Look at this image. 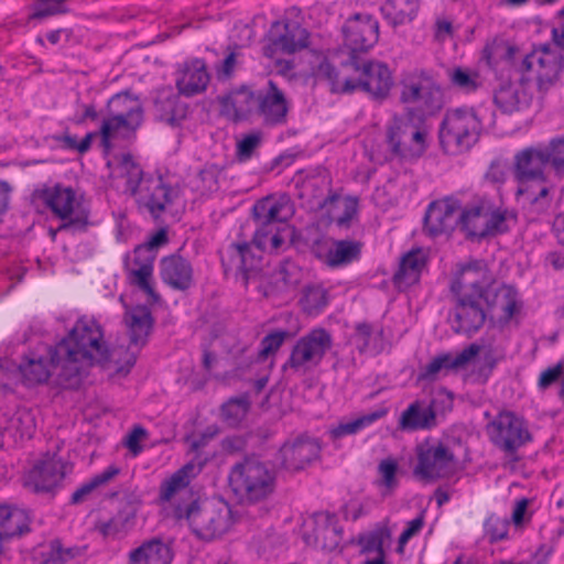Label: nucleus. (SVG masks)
Instances as JSON below:
<instances>
[{"mask_svg":"<svg viewBox=\"0 0 564 564\" xmlns=\"http://www.w3.org/2000/svg\"><path fill=\"white\" fill-rule=\"evenodd\" d=\"M123 322L129 346L127 350L120 347L110 351L104 340L102 326L93 317H79L68 334L48 348L50 366L57 371L61 384L76 388L86 368L111 359L119 365L118 372H129L148 343L154 319L145 305H137L124 312Z\"/></svg>","mask_w":564,"mask_h":564,"instance_id":"obj_1","label":"nucleus"},{"mask_svg":"<svg viewBox=\"0 0 564 564\" xmlns=\"http://www.w3.org/2000/svg\"><path fill=\"white\" fill-rule=\"evenodd\" d=\"M485 112H488L486 109ZM495 126L494 112L486 118L482 110L456 108L448 110L443 118L438 138L442 149L447 154H459L475 145L484 129Z\"/></svg>","mask_w":564,"mask_h":564,"instance_id":"obj_2","label":"nucleus"},{"mask_svg":"<svg viewBox=\"0 0 564 564\" xmlns=\"http://www.w3.org/2000/svg\"><path fill=\"white\" fill-rule=\"evenodd\" d=\"M173 514L185 520L193 533L200 540L210 541L226 533L232 525V511L224 500L199 502L194 499L188 505H177Z\"/></svg>","mask_w":564,"mask_h":564,"instance_id":"obj_3","label":"nucleus"},{"mask_svg":"<svg viewBox=\"0 0 564 564\" xmlns=\"http://www.w3.org/2000/svg\"><path fill=\"white\" fill-rule=\"evenodd\" d=\"M386 142L390 156L378 160L388 162L394 158L401 161H417L423 154V108L406 107L400 118L387 127Z\"/></svg>","mask_w":564,"mask_h":564,"instance_id":"obj_4","label":"nucleus"},{"mask_svg":"<svg viewBox=\"0 0 564 564\" xmlns=\"http://www.w3.org/2000/svg\"><path fill=\"white\" fill-rule=\"evenodd\" d=\"M229 484L242 499L258 502L273 494L275 474L256 455H250L231 467Z\"/></svg>","mask_w":564,"mask_h":564,"instance_id":"obj_5","label":"nucleus"},{"mask_svg":"<svg viewBox=\"0 0 564 564\" xmlns=\"http://www.w3.org/2000/svg\"><path fill=\"white\" fill-rule=\"evenodd\" d=\"M37 197L55 216L66 220L58 226V230L84 232L91 225L89 207L85 204L84 197H78L70 186H46L37 192Z\"/></svg>","mask_w":564,"mask_h":564,"instance_id":"obj_6","label":"nucleus"},{"mask_svg":"<svg viewBox=\"0 0 564 564\" xmlns=\"http://www.w3.org/2000/svg\"><path fill=\"white\" fill-rule=\"evenodd\" d=\"M343 68H350L354 82H346L344 90H362L376 100L386 99L394 84L387 64L362 56L351 62H340Z\"/></svg>","mask_w":564,"mask_h":564,"instance_id":"obj_7","label":"nucleus"},{"mask_svg":"<svg viewBox=\"0 0 564 564\" xmlns=\"http://www.w3.org/2000/svg\"><path fill=\"white\" fill-rule=\"evenodd\" d=\"M340 62L367 56L379 41V22L369 13H355L341 26Z\"/></svg>","mask_w":564,"mask_h":564,"instance_id":"obj_8","label":"nucleus"},{"mask_svg":"<svg viewBox=\"0 0 564 564\" xmlns=\"http://www.w3.org/2000/svg\"><path fill=\"white\" fill-rule=\"evenodd\" d=\"M490 442L508 455H513L531 441V434L522 417L512 411H500L486 426Z\"/></svg>","mask_w":564,"mask_h":564,"instance_id":"obj_9","label":"nucleus"},{"mask_svg":"<svg viewBox=\"0 0 564 564\" xmlns=\"http://www.w3.org/2000/svg\"><path fill=\"white\" fill-rule=\"evenodd\" d=\"M167 241V231L161 228L147 242L137 246L133 251V264L135 268L130 271L131 283L143 291L152 303H158L161 300L151 283L154 261L158 256V249Z\"/></svg>","mask_w":564,"mask_h":564,"instance_id":"obj_10","label":"nucleus"},{"mask_svg":"<svg viewBox=\"0 0 564 564\" xmlns=\"http://www.w3.org/2000/svg\"><path fill=\"white\" fill-rule=\"evenodd\" d=\"M564 66V57L549 45H541L527 54L519 70L533 73L540 91H547L558 80Z\"/></svg>","mask_w":564,"mask_h":564,"instance_id":"obj_11","label":"nucleus"},{"mask_svg":"<svg viewBox=\"0 0 564 564\" xmlns=\"http://www.w3.org/2000/svg\"><path fill=\"white\" fill-rule=\"evenodd\" d=\"M253 220L257 225L252 243L263 250L270 232L284 225L292 215L289 199H274L265 197L258 200L252 207Z\"/></svg>","mask_w":564,"mask_h":564,"instance_id":"obj_12","label":"nucleus"},{"mask_svg":"<svg viewBox=\"0 0 564 564\" xmlns=\"http://www.w3.org/2000/svg\"><path fill=\"white\" fill-rule=\"evenodd\" d=\"M108 119L101 123L100 130L105 139L113 137L120 129L134 131L143 120V109L138 98H131L128 91L117 94L107 104Z\"/></svg>","mask_w":564,"mask_h":564,"instance_id":"obj_13","label":"nucleus"},{"mask_svg":"<svg viewBox=\"0 0 564 564\" xmlns=\"http://www.w3.org/2000/svg\"><path fill=\"white\" fill-rule=\"evenodd\" d=\"M263 46V55L273 58L276 54H293L310 44V33L297 21L284 20L272 23Z\"/></svg>","mask_w":564,"mask_h":564,"instance_id":"obj_14","label":"nucleus"},{"mask_svg":"<svg viewBox=\"0 0 564 564\" xmlns=\"http://www.w3.org/2000/svg\"><path fill=\"white\" fill-rule=\"evenodd\" d=\"M332 346V335L325 328H314L296 341L283 368L290 367L297 371L316 367Z\"/></svg>","mask_w":564,"mask_h":564,"instance_id":"obj_15","label":"nucleus"},{"mask_svg":"<svg viewBox=\"0 0 564 564\" xmlns=\"http://www.w3.org/2000/svg\"><path fill=\"white\" fill-rule=\"evenodd\" d=\"M495 282V276L482 260H473L463 264L457 272L452 291L456 295H470L482 299Z\"/></svg>","mask_w":564,"mask_h":564,"instance_id":"obj_16","label":"nucleus"},{"mask_svg":"<svg viewBox=\"0 0 564 564\" xmlns=\"http://www.w3.org/2000/svg\"><path fill=\"white\" fill-rule=\"evenodd\" d=\"M321 445L316 438L301 435L292 441H286L278 453L279 465L282 469L296 473L305 469L314 460L318 459Z\"/></svg>","mask_w":564,"mask_h":564,"instance_id":"obj_17","label":"nucleus"},{"mask_svg":"<svg viewBox=\"0 0 564 564\" xmlns=\"http://www.w3.org/2000/svg\"><path fill=\"white\" fill-rule=\"evenodd\" d=\"M220 115L238 123L257 115L258 90L252 85L241 84L217 97Z\"/></svg>","mask_w":564,"mask_h":564,"instance_id":"obj_18","label":"nucleus"},{"mask_svg":"<svg viewBox=\"0 0 564 564\" xmlns=\"http://www.w3.org/2000/svg\"><path fill=\"white\" fill-rule=\"evenodd\" d=\"M219 254L225 275L234 274L236 279L240 276L245 285L258 270L260 258L252 253L249 242H231Z\"/></svg>","mask_w":564,"mask_h":564,"instance_id":"obj_19","label":"nucleus"},{"mask_svg":"<svg viewBox=\"0 0 564 564\" xmlns=\"http://www.w3.org/2000/svg\"><path fill=\"white\" fill-rule=\"evenodd\" d=\"M65 465L55 455L46 454L25 476L24 485L34 492H53L65 477Z\"/></svg>","mask_w":564,"mask_h":564,"instance_id":"obj_20","label":"nucleus"},{"mask_svg":"<svg viewBox=\"0 0 564 564\" xmlns=\"http://www.w3.org/2000/svg\"><path fill=\"white\" fill-rule=\"evenodd\" d=\"M289 108L284 91L274 80L270 79L264 88L258 90L257 115L265 126L284 124Z\"/></svg>","mask_w":564,"mask_h":564,"instance_id":"obj_21","label":"nucleus"},{"mask_svg":"<svg viewBox=\"0 0 564 564\" xmlns=\"http://www.w3.org/2000/svg\"><path fill=\"white\" fill-rule=\"evenodd\" d=\"M516 198L535 213L546 210L552 203L554 184L549 175L517 180Z\"/></svg>","mask_w":564,"mask_h":564,"instance_id":"obj_22","label":"nucleus"},{"mask_svg":"<svg viewBox=\"0 0 564 564\" xmlns=\"http://www.w3.org/2000/svg\"><path fill=\"white\" fill-rule=\"evenodd\" d=\"M482 299L487 306V315L500 325L508 324L522 306L518 291L505 284L495 290L490 288Z\"/></svg>","mask_w":564,"mask_h":564,"instance_id":"obj_23","label":"nucleus"},{"mask_svg":"<svg viewBox=\"0 0 564 564\" xmlns=\"http://www.w3.org/2000/svg\"><path fill=\"white\" fill-rule=\"evenodd\" d=\"M139 208H144L156 220L173 204V188L162 177H149L133 195Z\"/></svg>","mask_w":564,"mask_h":564,"instance_id":"obj_24","label":"nucleus"},{"mask_svg":"<svg viewBox=\"0 0 564 564\" xmlns=\"http://www.w3.org/2000/svg\"><path fill=\"white\" fill-rule=\"evenodd\" d=\"M160 278L173 290L187 291L194 283L193 265L180 253L163 257L160 260Z\"/></svg>","mask_w":564,"mask_h":564,"instance_id":"obj_25","label":"nucleus"},{"mask_svg":"<svg viewBox=\"0 0 564 564\" xmlns=\"http://www.w3.org/2000/svg\"><path fill=\"white\" fill-rule=\"evenodd\" d=\"M455 332L471 335L478 332L487 317L486 311L480 306L481 299L470 295H456Z\"/></svg>","mask_w":564,"mask_h":564,"instance_id":"obj_26","label":"nucleus"},{"mask_svg":"<svg viewBox=\"0 0 564 564\" xmlns=\"http://www.w3.org/2000/svg\"><path fill=\"white\" fill-rule=\"evenodd\" d=\"M209 80L210 76L204 59L193 58L180 67L175 85L181 95L193 97L205 91Z\"/></svg>","mask_w":564,"mask_h":564,"instance_id":"obj_27","label":"nucleus"},{"mask_svg":"<svg viewBox=\"0 0 564 564\" xmlns=\"http://www.w3.org/2000/svg\"><path fill=\"white\" fill-rule=\"evenodd\" d=\"M490 212V198L488 196H475L466 205L458 216L462 229L467 236L485 238L488 236V214Z\"/></svg>","mask_w":564,"mask_h":564,"instance_id":"obj_28","label":"nucleus"},{"mask_svg":"<svg viewBox=\"0 0 564 564\" xmlns=\"http://www.w3.org/2000/svg\"><path fill=\"white\" fill-rule=\"evenodd\" d=\"M423 271V250L412 248L399 259L398 269L392 275V284L399 292H404L412 285L419 284Z\"/></svg>","mask_w":564,"mask_h":564,"instance_id":"obj_29","label":"nucleus"},{"mask_svg":"<svg viewBox=\"0 0 564 564\" xmlns=\"http://www.w3.org/2000/svg\"><path fill=\"white\" fill-rule=\"evenodd\" d=\"M29 510L15 503H0V539L10 541L31 531Z\"/></svg>","mask_w":564,"mask_h":564,"instance_id":"obj_30","label":"nucleus"},{"mask_svg":"<svg viewBox=\"0 0 564 564\" xmlns=\"http://www.w3.org/2000/svg\"><path fill=\"white\" fill-rule=\"evenodd\" d=\"M549 164L546 150L543 148L529 147L522 149L514 154V180L547 175L545 170Z\"/></svg>","mask_w":564,"mask_h":564,"instance_id":"obj_31","label":"nucleus"},{"mask_svg":"<svg viewBox=\"0 0 564 564\" xmlns=\"http://www.w3.org/2000/svg\"><path fill=\"white\" fill-rule=\"evenodd\" d=\"M459 207L458 202L454 198L431 203L425 212V227H427L430 234L435 236L451 229L458 220L456 213Z\"/></svg>","mask_w":564,"mask_h":564,"instance_id":"obj_32","label":"nucleus"},{"mask_svg":"<svg viewBox=\"0 0 564 564\" xmlns=\"http://www.w3.org/2000/svg\"><path fill=\"white\" fill-rule=\"evenodd\" d=\"M203 458L188 460L184 466L174 471L167 479L163 480L160 486L159 499L162 502H169L174 496L186 491L191 480L202 471Z\"/></svg>","mask_w":564,"mask_h":564,"instance_id":"obj_33","label":"nucleus"},{"mask_svg":"<svg viewBox=\"0 0 564 564\" xmlns=\"http://www.w3.org/2000/svg\"><path fill=\"white\" fill-rule=\"evenodd\" d=\"M188 106L182 101L180 95L162 93L154 99V116L156 120L171 127H178L187 117Z\"/></svg>","mask_w":564,"mask_h":564,"instance_id":"obj_34","label":"nucleus"},{"mask_svg":"<svg viewBox=\"0 0 564 564\" xmlns=\"http://www.w3.org/2000/svg\"><path fill=\"white\" fill-rule=\"evenodd\" d=\"M172 560L171 545L159 538L144 541L129 554L130 564H171Z\"/></svg>","mask_w":564,"mask_h":564,"instance_id":"obj_35","label":"nucleus"},{"mask_svg":"<svg viewBox=\"0 0 564 564\" xmlns=\"http://www.w3.org/2000/svg\"><path fill=\"white\" fill-rule=\"evenodd\" d=\"M364 242L356 239H333L328 251V267H347L361 259Z\"/></svg>","mask_w":564,"mask_h":564,"instance_id":"obj_36","label":"nucleus"},{"mask_svg":"<svg viewBox=\"0 0 564 564\" xmlns=\"http://www.w3.org/2000/svg\"><path fill=\"white\" fill-rule=\"evenodd\" d=\"M518 48L502 40L488 43L482 50V58L494 70H510Z\"/></svg>","mask_w":564,"mask_h":564,"instance_id":"obj_37","label":"nucleus"},{"mask_svg":"<svg viewBox=\"0 0 564 564\" xmlns=\"http://www.w3.org/2000/svg\"><path fill=\"white\" fill-rule=\"evenodd\" d=\"M454 466V454L444 445L425 451V479L445 477Z\"/></svg>","mask_w":564,"mask_h":564,"instance_id":"obj_38","label":"nucleus"},{"mask_svg":"<svg viewBox=\"0 0 564 564\" xmlns=\"http://www.w3.org/2000/svg\"><path fill=\"white\" fill-rule=\"evenodd\" d=\"M420 10V0H386L381 7L384 19L393 26L411 22Z\"/></svg>","mask_w":564,"mask_h":564,"instance_id":"obj_39","label":"nucleus"},{"mask_svg":"<svg viewBox=\"0 0 564 564\" xmlns=\"http://www.w3.org/2000/svg\"><path fill=\"white\" fill-rule=\"evenodd\" d=\"M400 102L409 105L419 102L423 98V70L413 69L404 72L399 82Z\"/></svg>","mask_w":564,"mask_h":564,"instance_id":"obj_40","label":"nucleus"},{"mask_svg":"<svg viewBox=\"0 0 564 564\" xmlns=\"http://www.w3.org/2000/svg\"><path fill=\"white\" fill-rule=\"evenodd\" d=\"M388 413V409L381 406L376 411L361 415L349 422H340L337 426L330 429L329 434L333 440L341 438L346 435H352L369 426L373 422L380 420L386 416Z\"/></svg>","mask_w":564,"mask_h":564,"instance_id":"obj_41","label":"nucleus"},{"mask_svg":"<svg viewBox=\"0 0 564 564\" xmlns=\"http://www.w3.org/2000/svg\"><path fill=\"white\" fill-rule=\"evenodd\" d=\"M488 236L507 232L510 224L517 223V213L514 210L497 205L490 198V212L488 214Z\"/></svg>","mask_w":564,"mask_h":564,"instance_id":"obj_42","label":"nucleus"},{"mask_svg":"<svg viewBox=\"0 0 564 564\" xmlns=\"http://www.w3.org/2000/svg\"><path fill=\"white\" fill-rule=\"evenodd\" d=\"M20 373L29 384L46 382L51 370L42 357L28 358L24 362L15 365V375Z\"/></svg>","mask_w":564,"mask_h":564,"instance_id":"obj_43","label":"nucleus"},{"mask_svg":"<svg viewBox=\"0 0 564 564\" xmlns=\"http://www.w3.org/2000/svg\"><path fill=\"white\" fill-rule=\"evenodd\" d=\"M250 399L247 393L230 398L220 408L223 420L230 426L238 425L250 410Z\"/></svg>","mask_w":564,"mask_h":564,"instance_id":"obj_44","label":"nucleus"},{"mask_svg":"<svg viewBox=\"0 0 564 564\" xmlns=\"http://www.w3.org/2000/svg\"><path fill=\"white\" fill-rule=\"evenodd\" d=\"M300 303L307 314H318L328 304V293L322 285H305Z\"/></svg>","mask_w":564,"mask_h":564,"instance_id":"obj_45","label":"nucleus"},{"mask_svg":"<svg viewBox=\"0 0 564 564\" xmlns=\"http://www.w3.org/2000/svg\"><path fill=\"white\" fill-rule=\"evenodd\" d=\"M4 430L12 433L14 436H19L21 440H30L36 430L35 417L30 410H19L10 419Z\"/></svg>","mask_w":564,"mask_h":564,"instance_id":"obj_46","label":"nucleus"},{"mask_svg":"<svg viewBox=\"0 0 564 564\" xmlns=\"http://www.w3.org/2000/svg\"><path fill=\"white\" fill-rule=\"evenodd\" d=\"M453 408L452 394L443 389L433 393L430 405L425 409V429H430L436 424L438 416H444Z\"/></svg>","mask_w":564,"mask_h":564,"instance_id":"obj_47","label":"nucleus"},{"mask_svg":"<svg viewBox=\"0 0 564 564\" xmlns=\"http://www.w3.org/2000/svg\"><path fill=\"white\" fill-rule=\"evenodd\" d=\"M391 531L388 527H377L372 531L359 534L358 545L361 547V553L375 552L378 554H384L383 545L390 541Z\"/></svg>","mask_w":564,"mask_h":564,"instance_id":"obj_48","label":"nucleus"},{"mask_svg":"<svg viewBox=\"0 0 564 564\" xmlns=\"http://www.w3.org/2000/svg\"><path fill=\"white\" fill-rule=\"evenodd\" d=\"M494 101L506 113L518 111L521 105V95L518 86L510 82L502 84L496 90Z\"/></svg>","mask_w":564,"mask_h":564,"instance_id":"obj_49","label":"nucleus"},{"mask_svg":"<svg viewBox=\"0 0 564 564\" xmlns=\"http://www.w3.org/2000/svg\"><path fill=\"white\" fill-rule=\"evenodd\" d=\"M316 543L327 551L335 550L340 542V530L337 529L333 518L327 516L324 523L314 529Z\"/></svg>","mask_w":564,"mask_h":564,"instance_id":"obj_50","label":"nucleus"},{"mask_svg":"<svg viewBox=\"0 0 564 564\" xmlns=\"http://www.w3.org/2000/svg\"><path fill=\"white\" fill-rule=\"evenodd\" d=\"M120 169L127 177V189L130 191L133 196L147 180L143 178V171L129 153L122 155Z\"/></svg>","mask_w":564,"mask_h":564,"instance_id":"obj_51","label":"nucleus"},{"mask_svg":"<svg viewBox=\"0 0 564 564\" xmlns=\"http://www.w3.org/2000/svg\"><path fill=\"white\" fill-rule=\"evenodd\" d=\"M291 337L289 330H274L265 335L260 341V349L258 351V361H264L269 356L274 355L283 345L285 339Z\"/></svg>","mask_w":564,"mask_h":564,"instance_id":"obj_52","label":"nucleus"},{"mask_svg":"<svg viewBox=\"0 0 564 564\" xmlns=\"http://www.w3.org/2000/svg\"><path fill=\"white\" fill-rule=\"evenodd\" d=\"M31 9L30 20H43L67 12L65 0H33Z\"/></svg>","mask_w":564,"mask_h":564,"instance_id":"obj_53","label":"nucleus"},{"mask_svg":"<svg viewBox=\"0 0 564 564\" xmlns=\"http://www.w3.org/2000/svg\"><path fill=\"white\" fill-rule=\"evenodd\" d=\"M453 86L464 93L476 91L480 86L479 74L462 67H456L449 73Z\"/></svg>","mask_w":564,"mask_h":564,"instance_id":"obj_54","label":"nucleus"},{"mask_svg":"<svg viewBox=\"0 0 564 564\" xmlns=\"http://www.w3.org/2000/svg\"><path fill=\"white\" fill-rule=\"evenodd\" d=\"M318 74L325 77L332 85L333 93L350 94L352 90H344L346 82H354V77L341 76L340 72L328 61H323L318 66Z\"/></svg>","mask_w":564,"mask_h":564,"instance_id":"obj_55","label":"nucleus"},{"mask_svg":"<svg viewBox=\"0 0 564 564\" xmlns=\"http://www.w3.org/2000/svg\"><path fill=\"white\" fill-rule=\"evenodd\" d=\"M398 429L401 431L413 432L423 429V409L420 401H415L402 412Z\"/></svg>","mask_w":564,"mask_h":564,"instance_id":"obj_56","label":"nucleus"},{"mask_svg":"<svg viewBox=\"0 0 564 564\" xmlns=\"http://www.w3.org/2000/svg\"><path fill=\"white\" fill-rule=\"evenodd\" d=\"M485 534L490 542L500 541L507 538L509 520L491 514L485 521Z\"/></svg>","mask_w":564,"mask_h":564,"instance_id":"obj_57","label":"nucleus"},{"mask_svg":"<svg viewBox=\"0 0 564 564\" xmlns=\"http://www.w3.org/2000/svg\"><path fill=\"white\" fill-rule=\"evenodd\" d=\"M564 377V362L558 361L553 366L542 370L538 379V389L546 391L555 383L561 386L562 378Z\"/></svg>","mask_w":564,"mask_h":564,"instance_id":"obj_58","label":"nucleus"},{"mask_svg":"<svg viewBox=\"0 0 564 564\" xmlns=\"http://www.w3.org/2000/svg\"><path fill=\"white\" fill-rule=\"evenodd\" d=\"M381 478L377 481L378 486H382L388 490H392L398 486L395 478L398 465L394 459L387 458L380 462L378 466Z\"/></svg>","mask_w":564,"mask_h":564,"instance_id":"obj_59","label":"nucleus"},{"mask_svg":"<svg viewBox=\"0 0 564 564\" xmlns=\"http://www.w3.org/2000/svg\"><path fill=\"white\" fill-rule=\"evenodd\" d=\"M546 150L549 163L557 175H564V139L551 141Z\"/></svg>","mask_w":564,"mask_h":564,"instance_id":"obj_60","label":"nucleus"},{"mask_svg":"<svg viewBox=\"0 0 564 564\" xmlns=\"http://www.w3.org/2000/svg\"><path fill=\"white\" fill-rule=\"evenodd\" d=\"M373 334V327L370 323L361 322L356 324L351 340L359 352H365L370 348V340Z\"/></svg>","mask_w":564,"mask_h":564,"instance_id":"obj_61","label":"nucleus"},{"mask_svg":"<svg viewBox=\"0 0 564 564\" xmlns=\"http://www.w3.org/2000/svg\"><path fill=\"white\" fill-rule=\"evenodd\" d=\"M357 215L358 199L356 197H346L344 212L335 219V224L339 229H349Z\"/></svg>","mask_w":564,"mask_h":564,"instance_id":"obj_62","label":"nucleus"},{"mask_svg":"<svg viewBox=\"0 0 564 564\" xmlns=\"http://www.w3.org/2000/svg\"><path fill=\"white\" fill-rule=\"evenodd\" d=\"M507 161L498 158L490 162L489 167L485 173V178L492 184H502L507 180Z\"/></svg>","mask_w":564,"mask_h":564,"instance_id":"obj_63","label":"nucleus"},{"mask_svg":"<svg viewBox=\"0 0 564 564\" xmlns=\"http://www.w3.org/2000/svg\"><path fill=\"white\" fill-rule=\"evenodd\" d=\"M260 143L261 137L258 133H250L245 135L237 143V155L239 160L245 161L250 159Z\"/></svg>","mask_w":564,"mask_h":564,"instance_id":"obj_64","label":"nucleus"}]
</instances>
